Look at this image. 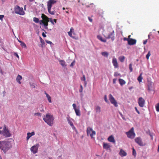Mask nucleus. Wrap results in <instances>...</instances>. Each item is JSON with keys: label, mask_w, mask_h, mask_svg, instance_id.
Masks as SVG:
<instances>
[{"label": "nucleus", "mask_w": 159, "mask_h": 159, "mask_svg": "<svg viewBox=\"0 0 159 159\" xmlns=\"http://www.w3.org/2000/svg\"><path fill=\"white\" fill-rule=\"evenodd\" d=\"M12 145L11 143L8 141H0V149L3 151L4 153L11 148Z\"/></svg>", "instance_id": "obj_1"}, {"label": "nucleus", "mask_w": 159, "mask_h": 159, "mask_svg": "<svg viewBox=\"0 0 159 159\" xmlns=\"http://www.w3.org/2000/svg\"><path fill=\"white\" fill-rule=\"evenodd\" d=\"M44 121L48 125L52 126L53 124L54 117L49 114H47L43 118Z\"/></svg>", "instance_id": "obj_2"}, {"label": "nucleus", "mask_w": 159, "mask_h": 159, "mask_svg": "<svg viewBox=\"0 0 159 159\" xmlns=\"http://www.w3.org/2000/svg\"><path fill=\"white\" fill-rule=\"evenodd\" d=\"M41 17L42 19V20L39 21V24L40 25L43 24L46 28L47 27L48 25V22L49 21V18H48L44 14H42Z\"/></svg>", "instance_id": "obj_3"}, {"label": "nucleus", "mask_w": 159, "mask_h": 159, "mask_svg": "<svg viewBox=\"0 0 159 159\" xmlns=\"http://www.w3.org/2000/svg\"><path fill=\"white\" fill-rule=\"evenodd\" d=\"M2 132V135L6 138L10 137L11 135V134L9 132V131L8 129L7 128V127L6 125H4V126Z\"/></svg>", "instance_id": "obj_4"}, {"label": "nucleus", "mask_w": 159, "mask_h": 159, "mask_svg": "<svg viewBox=\"0 0 159 159\" xmlns=\"http://www.w3.org/2000/svg\"><path fill=\"white\" fill-rule=\"evenodd\" d=\"M15 13L20 15H24L25 12L23 11L22 7H20L19 6L16 5L15 6L14 8Z\"/></svg>", "instance_id": "obj_5"}, {"label": "nucleus", "mask_w": 159, "mask_h": 159, "mask_svg": "<svg viewBox=\"0 0 159 159\" xmlns=\"http://www.w3.org/2000/svg\"><path fill=\"white\" fill-rule=\"evenodd\" d=\"M126 134L128 138L133 139L135 135V133L134 132L133 127L129 131L126 132Z\"/></svg>", "instance_id": "obj_6"}, {"label": "nucleus", "mask_w": 159, "mask_h": 159, "mask_svg": "<svg viewBox=\"0 0 159 159\" xmlns=\"http://www.w3.org/2000/svg\"><path fill=\"white\" fill-rule=\"evenodd\" d=\"M56 0H49L47 2V8L48 11L51 12L50 9L51 8L52 5L57 2Z\"/></svg>", "instance_id": "obj_7"}, {"label": "nucleus", "mask_w": 159, "mask_h": 159, "mask_svg": "<svg viewBox=\"0 0 159 159\" xmlns=\"http://www.w3.org/2000/svg\"><path fill=\"white\" fill-rule=\"evenodd\" d=\"M87 132L88 135H89L91 138H93V135L96 134L95 132L93 130L92 128L89 127L87 128Z\"/></svg>", "instance_id": "obj_8"}, {"label": "nucleus", "mask_w": 159, "mask_h": 159, "mask_svg": "<svg viewBox=\"0 0 159 159\" xmlns=\"http://www.w3.org/2000/svg\"><path fill=\"white\" fill-rule=\"evenodd\" d=\"M135 142L137 143L139 145L143 146L146 145L145 143H143L140 137H137L134 139Z\"/></svg>", "instance_id": "obj_9"}, {"label": "nucleus", "mask_w": 159, "mask_h": 159, "mask_svg": "<svg viewBox=\"0 0 159 159\" xmlns=\"http://www.w3.org/2000/svg\"><path fill=\"white\" fill-rule=\"evenodd\" d=\"M110 102L115 107H117L118 106V103L116 101L111 94H110Z\"/></svg>", "instance_id": "obj_10"}, {"label": "nucleus", "mask_w": 159, "mask_h": 159, "mask_svg": "<svg viewBox=\"0 0 159 159\" xmlns=\"http://www.w3.org/2000/svg\"><path fill=\"white\" fill-rule=\"evenodd\" d=\"M138 103L140 107H143L145 103V100L142 97H140L138 99Z\"/></svg>", "instance_id": "obj_11"}, {"label": "nucleus", "mask_w": 159, "mask_h": 159, "mask_svg": "<svg viewBox=\"0 0 159 159\" xmlns=\"http://www.w3.org/2000/svg\"><path fill=\"white\" fill-rule=\"evenodd\" d=\"M38 144L32 146L30 148L31 152L34 154H35L38 151Z\"/></svg>", "instance_id": "obj_12"}, {"label": "nucleus", "mask_w": 159, "mask_h": 159, "mask_svg": "<svg viewBox=\"0 0 159 159\" xmlns=\"http://www.w3.org/2000/svg\"><path fill=\"white\" fill-rule=\"evenodd\" d=\"M153 84V83L150 81L148 82V90L149 91H150L152 89Z\"/></svg>", "instance_id": "obj_13"}, {"label": "nucleus", "mask_w": 159, "mask_h": 159, "mask_svg": "<svg viewBox=\"0 0 159 159\" xmlns=\"http://www.w3.org/2000/svg\"><path fill=\"white\" fill-rule=\"evenodd\" d=\"M112 62L114 66V68H118V63L116 58H114L113 59Z\"/></svg>", "instance_id": "obj_14"}, {"label": "nucleus", "mask_w": 159, "mask_h": 159, "mask_svg": "<svg viewBox=\"0 0 159 159\" xmlns=\"http://www.w3.org/2000/svg\"><path fill=\"white\" fill-rule=\"evenodd\" d=\"M136 43V40L133 39H129V40L128 41V44L130 45H133L135 44Z\"/></svg>", "instance_id": "obj_15"}, {"label": "nucleus", "mask_w": 159, "mask_h": 159, "mask_svg": "<svg viewBox=\"0 0 159 159\" xmlns=\"http://www.w3.org/2000/svg\"><path fill=\"white\" fill-rule=\"evenodd\" d=\"M35 134V133L34 132H32L31 133H28L27 134V140H28L30 137H31L32 136L34 135Z\"/></svg>", "instance_id": "obj_16"}, {"label": "nucleus", "mask_w": 159, "mask_h": 159, "mask_svg": "<svg viewBox=\"0 0 159 159\" xmlns=\"http://www.w3.org/2000/svg\"><path fill=\"white\" fill-rule=\"evenodd\" d=\"M119 154L121 156L123 157L126 156L127 153L123 150L121 149L120 150Z\"/></svg>", "instance_id": "obj_17"}, {"label": "nucleus", "mask_w": 159, "mask_h": 159, "mask_svg": "<svg viewBox=\"0 0 159 159\" xmlns=\"http://www.w3.org/2000/svg\"><path fill=\"white\" fill-rule=\"evenodd\" d=\"M22 79V76L18 75L17 76L16 78V81L19 83V84H21V82L20 81V80H21Z\"/></svg>", "instance_id": "obj_18"}, {"label": "nucleus", "mask_w": 159, "mask_h": 159, "mask_svg": "<svg viewBox=\"0 0 159 159\" xmlns=\"http://www.w3.org/2000/svg\"><path fill=\"white\" fill-rule=\"evenodd\" d=\"M119 81L120 84L121 86H123L126 83L125 81L123 79H119Z\"/></svg>", "instance_id": "obj_19"}, {"label": "nucleus", "mask_w": 159, "mask_h": 159, "mask_svg": "<svg viewBox=\"0 0 159 159\" xmlns=\"http://www.w3.org/2000/svg\"><path fill=\"white\" fill-rule=\"evenodd\" d=\"M103 147L104 149H108L109 148V145L107 143H103Z\"/></svg>", "instance_id": "obj_20"}, {"label": "nucleus", "mask_w": 159, "mask_h": 159, "mask_svg": "<svg viewBox=\"0 0 159 159\" xmlns=\"http://www.w3.org/2000/svg\"><path fill=\"white\" fill-rule=\"evenodd\" d=\"M110 142H112L114 144L115 143V141L114 137L112 135L110 136Z\"/></svg>", "instance_id": "obj_21"}, {"label": "nucleus", "mask_w": 159, "mask_h": 159, "mask_svg": "<svg viewBox=\"0 0 159 159\" xmlns=\"http://www.w3.org/2000/svg\"><path fill=\"white\" fill-rule=\"evenodd\" d=\"M74 110L76 115L78 116H80L81 115V113L79 109H76Z\"/></svg>", "instance_id": "obj_22"}, {"label": "nucleus", "mask_w": 159, "mask_h": 159, "mask_svg": "<svg viewBox=\"0 0 159 159\" xmlns=\"http://www.w3.org/2000/svg\"><path fill=\"white\" fill-rule=\"evenodd\" d=\"M115 34H114V31H112L110 34V38H111L112 40L113 41L115 39Z\"/></svg>", "instance_id": "obj_23"}, {"label": "nucleus", "mask_w": 159, "mask_h": 159, "mask_svg": "<svg viewBox=\"0 0 159 159\" xmlns=\"http://www.w3.org/2000/svg\"><path fill=\"white\" fill-rule=\"evenodd\" d=\"M45 94H46L49 102L50 103H51L52 102L51 97L48 93H46V91H45Z\"/></svg>", "instance_id": "obj_24"}, {"label": "nucleus", "mask_w": 159, "mask_h": 159, "mask_svg": "<svg viewBox=\"0 0 159 159\" xmlns=\"http://www.w3.org/2000/svg\"><path fill=\"white\" fill-rule=\"evenodd\" d=\"M59 61L60 63V64L62 66H66V62L62 60H60Z\"/></svg>", "instance_id": "obj_25"}, {"label": "nucleus", "mask_w": 159, "mask_h": 159, "mask_svg": "<svg viewBox=\"0 0 159 159\" xmlns=\"http://www.w3.org/2000/svg\"><path fill=\"white\" fill-rule=\"evenodd\" d=\"M81 81H83L84 83V86H85L87 84V82L86 81V78L85 76L83 75V77L81 78Z\"/></svg>", "instance_id": "obj_26"}, {"label": "nucleus", "mask_w": 159, "mask_h": 159, "mask_svg": "<svg viewBox=\"0 0 159 159\" xmlns=\"http://www.w3.org/2000/svg\"><path fill=\"white\" fill-rule=\"evenodd\" d=\"M125 59V57L124 56H120L118 58L119 60L121 62H123Z\"/></svg>", "instance_id": "obj_27"}, {"label": "nucleus", "mask_w": 159, "mask_h": 159, "mask_svg": "<svg viewBox=\"0 0 159 159\" xmlns=\"http://www.w3.org/2000/svg\"><path fill=\"white\" fill-rule=\"evenodd\" d=\"M97 38L99 40L102 42H105L106 41V39H103L102 38L100 35H98L97 36Z\"/></svg>", "instance_id": "obj_28"}, {"label": "nucleus", "mask_w": 159, "mask_h": 159, "mask_svg": "<svg viewBox=\"0 0 159 159\" xmlns=\"http://www.w3.org/2000/svg\"><path fill=\"white\" fill-rule=\"evenodd\" d=\"M50 11L51 12L49 11H48L50 14L52 15H54L56 13L55 10H54L53 9L51 10V9H50Z\"/></svg>", "instance_id": "obj_29"}, {"label": "nucleus", "mask_w": 159, "mask_h": 159, "mask_svg": "<svg viewBox=\"0 0 159 159\" xmlns=\"http://www.w3.org/2000/svg\"><path fill=\"white\" fill-rule=\"evenodd\" d=\"M101 54L103 56L105 57H107L108 56V53L106 52H102L101 53Z\"/></svg>", "instance_id": "obj_30"}, {"label": "nucleus", "mask_w": 159, "mask_h": 159, "mask_svg": "<svg viewBox=\"0 0 159 159\" xmlns=\"http://www.w3.org/2000/svg\"><path fill=\"white\" fill-rule=\"evenodd\" d=\"M95 110L97 112H100L101 111V108L100 107L97 106L96 107Z\"/></svg>", "instance_id": "obj_31"}, {"label": "nucleus", "mask_w": 159, "mask_h": 159, "mask_svg": "<svg viewBox=\"0 0 159 159\" xmlns=\"http://www.w3.org/2000/svg\"><path fill=\"white\" fill-rule=\"evenodd\" d=\"M33 20L36 23H38L39 22V19L36 17H34Z\"/></svg>", "instance_id": "obj_32"}, {"label": "nucleus", "mask_w": 159, "mask_h": 159, "mask_svg": "<svg viewBox=\"0 0 159 159\" xmlns=\"http://www.w3.org/2000/svg\"><path fill=\"white\" fill-rule=\"evenodd\" d=\"M133 66V65L132 63H130L129 66V68L130 72L133 71V67L132 66Z\"/></svg>", "instance_id": "obj_33"}, {"label": "nucleus", "mask_w": 159, "mask_h": 159, "mask_svg": "<svg viewBox=\"0 0 159 159\" xmlns=\"http://www.w3.org/2000/svg\"><path fill=\"white\" fill-rule=\"evenodd\" d=\"M132 154L134 156H136V152L134 148H132Z\"/></svg>", "instance_id": "obj_34"}, {"label": "nucleus", "mask_w": 159, "mask_h": 159, "mask_svg": "<svg viewBox=\"0 0 159 159\" xmlns=\"http://www.w3.org/2000/svg\"><path fill=\"white\" fill-rule=\"evenodd\" d=\"M20 45L22 48H26V47L25 44L24 42H22L20 43Z\"/></svg>", "instance_id": "obj_35"}, {"label": "nucleus", "mask_w": 159, "mask_h": 159, "mask_svg": "<svg viewBox=\"0 0 159 159\" xmlns=\"http://www.w3.org/2000/svg\"><path fill=\"white\" fill-rule=\"evenodd\" d=\"M156 108L157 111L159 112V103H157L156 106Z\"/></svg>", "instance_id": "obj_36"}, {"label": "nucleus", "mask_w": 159, "mask_h": 159, "mask_svg": "<svg viewBox=\"0 0 159 159\" xmlns=\"http://www.w3.org/2000/svg\"><path fill=\"white\" fill-rule=\"evenodd\" d=\"M143 79L142 77L141 76V75H140L138 78V80L140 82L142 81V80Z\"/></svg>", "instance_id": "obj_37"}, {"label": "nucleus", "mask_w": 159, "mask_h": 159, "mask_svg": "<svg viewBox=\"0 0 159 159\" xmlns=\"http://www.w3.org/2000/svg\"><path fill=\"white\" fill-rule=\"evenodd\" d=\"M150 56H151V53H150V51H149L148 52V53L146 56V57L148 60L149 59V57Z\"/></svg>", "instance_id": "obj_38"}, {"label": "nucleus", "mask_w": 159, "mask_h": 159, "mask_svg": "<svg viewBox=\"0 0 159 159\" xmlns=\"http://www.w3.org/2000/svg\"><path fill=\"white\" fill-rule=\"evenodd\" d=\"M40 42L42 44V45L44 44L45 43L44 41V40L41 38V37H40Z\"/></svg>", "instance_id": "obj_39"}, {"label": "nucleus", "mask_w": 159, "mask_h": 159, "mask_svg": "<svg viewBox=\"0 0 159 159\" xmlns=\"http://www.w3.org/2000/svg\"><path fill=\"white\" fill-rule=\"evenodd\" d=\"M34 115L35 116H41L42 115L39 112L35 113L34 114Z\"/></svg>", "instance_id": "obj_40"}, {"label": "nucleus", "mask_w": 159, "mask_h": 159, "mask_svg": "<svg viewBox=\"0 0 159 159\" xmlns=\"http://www.w3.org/2000/svg\"><path fill=\"white\" fill-rule=\"evenodd\" d=\"M72 32H71L70 31L69 32H68V34L69 35L70 37L74 38V37L72 36Z\"/></svg>", "instance_id": "obj_41"}, {"label": "nucleus", "mask_w": 159, "mask_h": 159, "mask_svg": "<svg viewBox=\"0 0 159 159\" xmlns=\"http://www.w3.org/2000/svg\"><path fill=\"white\" fill-rule=\"evenodd\" d=\"M75 61H74L72 63H71L70 65V67H73L75 64Z\"/></svg>", "instance_id": "obj_42"}, {"label": "nucleus", "mask_w": 159, "mask_h": 159, "mask_svg": "<svg viewBox=\"0 0 159 159\" xmlns=\"http://www.w3.org/2000/svg\"><path fill=\"white\" fill-rule=\"evenodd\" d=\"M69 123L72 127V128L74 127V125L73 124L72 121H69Z\"/></svg>", "instance_id": "obj_43"}, {"label": "nucleus", "mask_w": 159, "mask_h": 159, "mask_svg": "<svg viewBox=\"0 0 159 159\" xmlns=\"http://www.w3.org/2000/svg\"><path fill=\"white\" fill-rule=\"evenodd\" d=\"M80 89L79 90V92L80 93H82L83 91V88L82 86L81 85L80 86Z\"/></svg>", "instance_id": "obj_44"}, {"label": "nucleus", "mask_w": 159, "mask_h": 159, "mask_svg": "<svg viewBox=\"0 0 159 159\" xmlns=\"http://www.w3.org/2000/svg\"><path fill=\"white\" fill-rule=\"evenodd\" d=\"M45 41H46V43H47L49 44H51L52 43V42H51V41H50L46 40Z\"/></svg>", "instance_id": "obj_45"}, {"label": "nucleus", "mask_w": 159, "mask_h": 159, "mask_svg": "<svg viewBox=\"0 0 159 159\" xmlns=\"http://www.w3.org/2000/svg\"><path fill=\"white\" fill-rule=\"evenodd\" d=\"M72 106L73 107V109L74 110H75V109H76V104H73V105H72Z\"/></svg>", "instance_id": "obj_46"}, {"label": "nucleus", "mask_w": 159, "mask_h": 159, "mask_svg": "<svg viewBox=\"0 0 159 159\" xmlns=\"http://www.w3.org/2000/svg\"><path fill=\"white\" fill-rule=\"evenodd\" d=\"M104 100L106 102H108V101L107 99V96L106 95L104 96Z\"/></svg>", "instance_id": "obj_47"}, {"label": "nucleus", "mask_w": 159, "mask_h": 159, "mask_svg": "<svg viewBox=\"0 0 159 159\" xmlns=\"http://www.w3.org/2000/svg\"><path fill=\"white\" fill-rule=\"evenodd\" d=\"M49 20H50V21L51 22V23L53 24L54 25V23L53 21V20L52 18H49Z\"/></svg>", "instance_id": "obj_48"}, {"label": "nucleus", "mask_w": 159, "mask_h": 159, "mask_svg": "<svg viewBox=\"0 0 159 159\" xmlns=\"http://www.w3.org/2000/svg\"><path fill=\"white\" fill-rule=\"evenodd\" d=\"M135 111H136V112H137V113L139 114H140V113L139 112V110H138L137 107H135Z\"/></svg>", "instance_id": "obj_49"}, {"label": "nucleus", "mask_w": 159, "mask_h": 159, "mask_svg": "<svg viewBox=\"0 0 159 159\" xmlns=\"http://www.w3.org/2000/svg\"><path fill=\"white\" fill-rule=\"evenodd\" d=\"M4 16L3 15H0V20H2V19L4 18Z\"/></svg>", "instance_id": "obj_50"}, {"label": "nucleus", "mask_w": 159, "mask_h": 159, "mask_svg": "<svg viewBox=\"0 0 159 159\" xmlns=\"http://www.w3.org/2000/svg\"><path fill=\"white\" fill-rule=\"evenodd\" d=\"M14 55L15 56H16V57H18V58H19V56L18 55V54H17V53H15L14 54Z\"/></svg>", "instance_id": "obj_51"}, {"label": "nucleus", "mask_w": 159, "mask_h": 159, "mask_svg": "<svg viewBox=\"0 0 159 159\" xmlns=\"http://www.w3.org/2000/svg\"><path fill=\"white\" fill-rule=\"evenodd\" d=\"M88 19L89 20V21L90 22H92V21H93V19L91 18L90 17H88Z\"/></svg>", "instance_id": "obj_52"}, {"label": "nucleus", "mask_w": 159, "mask_h": 159, "mask_svg": "<svg viewBox=\"0 0 159 159\" xmlns=\"http://www.w3.org/2000/svg\"><path fill=\"white\" fill-rule=\"evenodd\" d=\"M129 39H128L127 38H124V41H127L128 42V41L129 40Z\"/></svg>", "instance_id": "obj_53"}, {"label": "nucleus", "mask_w": 159, "mask_h": 159, "mask_svg": "<svg viewBox=\"0 0 159 159\" xmlns=\"http://www.w3.org/2000/svg\"><path fill=\"white\" fill-rule=\"evenodd\" d=\"M74 30V29L72 28H71L70 29V31H71V32H72L74 34V31H73Z\"/></svg>", "instance_id": "obj_54"}, {"label": "nucleus", "mask_w": 159, "mask_h": 159, "mask_svg": "<svg viewBox=\"0 0 159 159\" xmlns=\"http://www.w3.org/2000/svg\"><path fill=\"white\" fill-rule=\"evenodd\" d=\"M42 35L44 37H46V35L43 32L42 33Z\"/></svg>", "instance_id": "obj_55"}, {"label": "nucleus", "mask_w": 159, "mask_h": 159, "mask_svg": "<svg viewBox=\"0 0 159 159\" xmlns=\"http://www.w3.org/2000/svg\"><path fill=\"white\" fill-rule=\"evenodd\" d=\"M147 40H146L145 41H144L143 42V44H146L147 43Z\"/></svg>", "instance_id": "obj_56"}, {"label": "nucleus", "mask_w": 159, "mask_h": 159, "mask_svg": "<svg viewBox=\"0 0 159 159\" xmlns=\"http://www.w3.org/2000/svg\"><path fill=\"white\" fill-rule=\"evenodd\" d=\"M116 79H114L113 80V83L115 84L116 82Z\"/></svg>", "instance_id": "obj_57"}, {"label": "nucleus", "mask_w": 159, "mask_h": 159, "mask_svg": "<svg viewBox=\"0 0 159 159\" xmlns=\"http://www.w3.org/2000/svg\"><path fill=\"white\" fill-rule=\"evenodd\" d=\"M53 20L54 21V22H55V23H56L57 22V20L56 19H54Z\"/></svg>", "instance_id": "obj_58"}, {"label": "nucleus", "mask_w": 159, "mask_h": 159, "mask_svg": "<svg viewBox=\"0 0 159 159\" xmlns=\"http://www.w3.org/2000/svg\"><path fill=\"white\" fill-rule=\"evenodd\" d=\"M131 37V35H129L128 36V39H130V37Z\"/></svg>", "instance_id": "obj_59"}, {"label": "nucleus", "mask_w": 159, "mask_h": 159, "mask_svg": "<svg viewBox=\"0 0 159 159\" xmlns=\"http://www.w3.org/2000/svg\"><path fill=\"white\" fill-rule=\"evenodd\" d=\"M157 152H159V144L158 145V149H157Z\"/></svg>", "instance_id": "obj_60"}, {"label": "nucleus", "mask_w": 159, "mask_h": 159, "mask_svg": "<svg viewBox=\"0 0 159 159\" xmlns=\"http://www.w3.org/2000/svg\"><path fill=\"white\" fill-rule=\"evenodd\" d=\"M29 1L30 2H32L34 0H29Z\"/></svg>", "instance_id": "obj_61"}, {"label": "nucleus", "mask_w": 159, "mask_h": 159, "mask_svg": "<svg viewBox=\"0 0 159 159\" xmlns=\"http://www.w3.org/2000/svg\"><path fill=\"white\" fill-rule=\"evenodd\" d=\"M18 41H19L20 43H22V42H22V41H20V40H18Z\"/></svg>", "instance_id": "obj_62"}, {"label": "nucleus", "mask_w": 159, "mask_h": 159, "mask_svg": "<svg viewBox=\"0 0 159 159\" xmlns=\"http://www.w3.org/2000/svg\"><path fill=\"white\" fill-rule=\"evenodd\" d=\"M2 131H1V130H0V134H2Z\"/></svg>", "instance_id": "obj_63"}, {"label": "nucleus", "mask_w": 159, "mask_h": 159, "mask_svg": "<svg viewBox=\"0 0 159 159\" xmlns=\"http://www.w3.org/2000/svg\"><path fill=\"white\" fill-rule=\"evenodd\" d=\"M109 139H109V137L108 138H107V140H108L109 141Z\"/></svg>", "instance_id": "obj_64"}]
</instances>
